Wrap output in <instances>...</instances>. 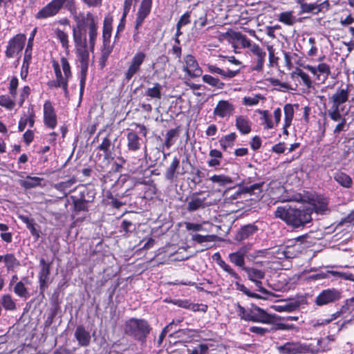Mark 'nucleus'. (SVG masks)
Returning <instances> with one entry per match:
<instances>
[{"label":"nucleus","instance_id":"1","mask_svg":"<svg viewBox=\"0 0 354 354\" xmlns=\"http://www.w3.org/2000/svg\"><path fill=\"white\" fill-rule=\"evenodd\" d=\"M98 21L90 12L81 14L76 19V25L73 28V39L80 63V95L84 92L89 62V50L93 51L97 35Z\"/></svg>","mask_w":354,"mask_h":354},{"label":"nucleus","instance_id":"2","mask_svg":"<svg viewBox=\"0 0 354 354\" xmlns=\"http://www.w3.org/2000/svg\"><path fill=\"white\" fill-rule=\"evenodd\" d=\"M350 85L347 84L345 88H338L334 93L328 96V104L330 107L326 110V113L333 122H337L333 131L335 134L346 131V113H343L345 109V103L348 101Z\"/></svg>","mask_w":354,"mask_h":354},{"label":"nucleus","instance_id":"3","mask_svg":"<svg viewBox=\"0 0 354 354\" xmlns=\"http://www.w3.org/2000/svg\"><path fill=\"white\" fill-rule=\"evenodd\" d=\"M312 209H299L290 205L278 207L274 216L283 221L287 225L299 227L311 221Z\"/></svg>","mask_w":354,"mask_h":354},{"label":"nucleus","instance_id":"4","mask_svg":"<svg viewBox=\"0 0 354 354\" xmlns=\"http://www.w3.org/2000/svg\"><path fill=\"white\" fill-rule=\"evenodd\" d=\"M236 311L241 319L247 322L271 324L275 318V315L268 314L257 306H252L251 308H245L238 304Z\"/></svg>","mask_w":354,"mask_h":354},{"label":"nucleus","instance_id":"5","mask_svg":"<svg viewBox=\"0 0 354 354\" xmlns=\"http://www.w3.org/2000/svg\"><path fill=\"white\" fill-rule=\"evenodd\" d=\"M74 4V0H51L41 8L35 15L38 20L46 19L57 15L63 8H68Z\"/></svg>","mask_w":354,"mask_h":354},{"label":"nucleus","instance_id":"6","mask_svg":"<svg viewBox=\"0 0 354 354\" xmlns=\"http://www.w3.org/2000/svg\"><path fill=\"white\" fill-rule=\"evenodd\" d=\"M124 330L127 335L142 342L149 333L151 328L145 320L132 318L127 322Z\"/></svg>","mask_w":354,"mask_h":354},{"label":"nucleus","instance_id":"7","mask_svg":"<svg viewBox=\"0 0 354 354\" xmlns=\"http://www.w3.org/2000/svg\"><path fill=\"white\" fill-rule=\"evenodd\" d=\"M152 6V0H142L136 13L135 21V32L133 38L135 41L139 40V29L142 26L145 19L149 15Z\"/></svg>","mask_w":354,"mask_h":354},{"label":"nucleus","instance_id":"8","mask_svg":"<svg viewBox=\"0 0 354 354\" xmlns=\"http://www.w3.org/2000/svg\"><path fill=\"white\" fill-rule=\"evenodd\" d=\"M277 350L280 354H305L311 352L309 346L299 342H287L277 346Z\"/></svg>","mask_w":354,"mask_h":354},{"label":"nucleus","instance_id":"9","mask_svg":"<svg viewBox=\"0 0 354 354\" xmlns=\"http://www.w3.org/2000/svg\"><path fill=\"white\" fill-rule=\"evenodd\" d=\"M146 59V54L144 52L138 51L131 58L128 68L124 73V78L129 82L136 74L141 70V66Z\"/></svg>","mask_w":354,"mask_h":354},{"label":"nucleus","instance_id":"10","mask_svg":"<svg viewBox=\"0 0 354 354\" xmlns=\"http://www.w3.org/2000/svg\"><path fill=\"white\" fill-rule=\"evenodd\" d=\"M261 114L260 120L261 124L263 127L264 129H271L277 126L281 118V110L280 108H277L274 110L273 117L274 121L272 119V115L268 110H259Z\"/></svg>","mask_w":354,"mask_h":354},{"label":"nucleus","instance_id":"11","mask_svg":"<svg viewBox=\"0 0 354 354\" xmlns=\"http://www.w3.org/2000/svg\"><path fill=\"white\" fill-rule=\"evenodd\" d=\"M26 37L24 34H17L8 41L6 56L14 57L17 56L24 48Z\"/></svg>","mask_w":354,"mask_h":354},{"label":"nucleus","instance_id":"12","mask_svg":"<svg viewBox=\"0 0 354 354\" xmlns=\"http://www.w3.org/2000/svg\"><path fill=\"white\" fill-rule=\"evenodd\" d=\"M250 52L252 55L253 66L252 70L257 72L262 71L266 62V52L257 44L252 46Z\"/></svg>","mask_w":354,"mask_h":354},{"label":"nucleus","instance_id":"13","mask_svg":"<svg viewBox=\"0 0 354 354\" xmlns=\"http://www.w3.org/2000/svg\"><path fill=\"white\" fill-rule=\"evenodd\" d=\"M341 298V292L337 289H324L315 298L317 306L327 305L335 302Z\"/></svg>","mask_w":354,"mask_h":354},{"label":"nucleus","instance_id":"14","mask_svg":"<svg viewBox=\"0 0 354 354\" xmlns=\"http://www.w3.org/2000/svg\"><path fill=\"white\" fill-rule=\"evenodd\" d=\"M183 70L190 77H199L203 73V71L199 66L198 62L192 55H187L183 57Z\"/></svg>","mask_w":354,"mask_h":354},{"label":"nucleus","instance_id":"15","mask_svg":"<svg viewBox=\"0 0 354 354\" xmlns=\"http://www.w3.org/2000/svg\"><path fill=\"white\" fill-rule=\"evenodd\" d=\"M234 105L228 100H220L214 109L213 114L221 119L230 118L234 113Z\"/></svg>","mask_w":354,"mask_h":354},{"label":"nucleus","instance_id":"16","mask_svg":"<svg viewBox=\"0 0 354 354\" xmlns=\"http://www.w3.org/2000/svg\"><path fill=\"white\" fill-rule=\"evenodd\" d=\"M44 122L46 127L52 129L57 126V115L50 101H46L44 104Z\"/></svg>","mask_w":354,"mask_h":354},{"label":"nucleus","instance_id":"17","mask_svg":"<svg viewBox=\"0 0 354 354\" xmlns=\"http://www.w3.org/2000/svg\"><path fill=\"white\" fill-rule=\"evenodd\" d=\"M328 203V199L321 195H316L310 199L312 209L317 214H324L329 212Z\"/></svg>","mask_w":354,"mask_h":354},{"label":"nucleus","instance_id":"18","mask_svg":"<svg viewBox=\"0 0 354 354\" xmlns=\"http://www.w3.org/2000/svg\"><path fill=\"white\" fill-rule=\"evenodd\" d=\"M251 248V245L241 247L236 252L229 254V259L231 263L235 266L241 268L243 270L245 267V257L247 255Z\"/></svg>","mask_w":354,"mask_h":354},{"label":"nucleus","instance_id":"19","mask_svg":"<svg viewBox=\"0 0 354 354\" xmlns=\"http://www.w3.org/2000/svg\"><path fill=\"white\" fill-rule=\"evenodd\" d=\"M1 263H3V267L6 269L8 272H15L20 266L19 261L12 253H6L5 254L0 255V264Z\"/></svg>","mask_w":354,"mask_h":354},{"label":"nucleus","instance_id":"20","mask_svg":"<svg viewBox=\"0 0 354 354\" xmlns=\"http://www.w3.org/2000/svg\"><path fill=\"white\" fill-rule=\"evenodd\" d=\"M258 227L252 223L242 226L235 235V240L243 241L255 234L258 231Z\"/></svg>","mask_w":354,"mask_h":354},{"label":"nucleus","instance_id":"21","mask_svg":"<svg viewBox=\"0 0 354 354\" xmlns=\"http://www.w3.org/2000/svg\"><path fill=\"white\" fill-rule=\"evenodd\" d=\"M235 126L237 130L243 135L250 133L252 130V122L246 115H237L235 120Z\"/></svg>","mask_w":354,"mask_h":354},{"label":"nucleus","instance_id":"22","mask_svg":"<svg viewBox=\"0 0 354 354\" xmlns=\"http://www.w3.org/2000/svg\"><path fill=\"white\" fill-rule=\"evenodd\" d=\"M35 112L32 108H29L26 113H24L19 121L18 129L19 131H23L27 125L32 128L35 124Z\"/></svg>","mask_w":354,"mask_h":354},{"label":"nucleus","instance_id":"23","mask_svg":"<svg viewBox=\"0 0 354 354\" xmlns=\"http://www.w3.org/2000/svg\"><path fill=\"white\" fill-rule=\"evenodd\" d=\"M243 270L246 272L248 279L253 281L258 288H262L261 279H264L265 273L261 270L254 268H243Z\"/></svg>","mask_w":354,"mask_h":354},{"label":"nucleus","instance_id":"24","mask_svg":"<svg viewBox=\"0 0 354 354\" xmlns=\"http://www.w3.org/2000/svg\"><path fill=\"white\" fill-rule=\"evenodd\" d=\"M263 185V182H260L251 185L243 186L240 189V192H236V195L238 196L240 194H248L250 196H255L257 198L261 197Z\"/></svg>","mask_w":354,"mask_h":354},{"label":"nucleus","instance_id":"25","mask_svg":"<svg viewBox=\"0 0 354 354\" xmlns=\"http://www.w3.org/2000/svg\"><path fill=\"white\" fill-rule=\"evenodd\" d=\"M206 67L209 73L220 75L224 79L233 78L236 77L237 74L239 73V69L234 71L227 69L225 71L216 66V65L210 64H207L206 65Z\"/></svg>","mask_w":354,"mask_h":354},{"label":"nucleus","instance_id":"26","mask_svg":"<svg viewBox=\"0 0 354 354\" xmlns=\"http://www.w3.org/2000/svg\"><path fill=\"white\" fill-rule=\"evenodd\" d=\"M39 266L41 267L39 274L40 288H44L48 285L49 281L50 263H46L44 259H41Z\"/></svg>","mask_w":354,"mask_h":354},{"label":"nucleus","instance_id":"27","mask_svg":"<svg viewBox=\"0 0 354 354\" xmlns=\"http://www.w3.org/2000/svg\"><path fill=\"white\" fill-rule=\"evenodd\" d=\"M75 337L79 344L82 346H87L91 341L90 333L86 330L83 326H78L75 332Z\"/></svg>","mask_w":354,"mask_h":354},{"label":"nucleus","instance_id":"28","mask_svg":"<svg viewBox=\"0 0 354 354\" xmlns=\"http://www.w3.org/2000/svg\"><path fill=\"white\" fill-rule=\"evenodd\" d=\"M127 148L129 151H136L140 149L141 138L138 136L136 132L131 130L127 133Z\"/></svg>","mask_w":354,"mask_h":354},{"label":"nucleus","instance_id":"29","mask_svg":"<svg viewBox=\"0 0 354 354\" xmlns=\"http://www.w3.org/2000/svg\"><path fill=\"white\" fill-rule=\"evenodd\" d=\"M206 198H199L194 194L187 203V209L188 212H194L206 207Z\"/></svg>","mask_w":354,"mask_h":354},{"label":"nucleus","instance_id":"30","mask_svg":"<svg viewBox=\"0 0 354 354\" xmlns=\"http://www.w3.org/2000/svg\"><path fill=\"white\" fill-rule=\"evenodd\" d=\"M334 180L342 187L349 189L353 186V180L347 174L337 171L333 174Z\"/></svg>","mask_w":354,"mask_h":354},{"label":"nucleus","instance_id":"31","mask_svg":"<svg viewBox=\"0 0 354 354\" xmlns=\"http://www.w3.org/2000/svg\"><path fill=\"white\" fill-rule=\"evenodd\" d=\"M19 218L26 224L31 235L34 236L36 240H38L40 237V232L36 228L34 219L25 215H19Z\"/></svg>","mask_w":354,"mask_h":354},{"label":"nucleus","instance_id":"32","mask_svg":"<svg viewBox=\"0 0 354 354\" xmlns=\"http://www.w3.org/2000/svg\"><path fill=\"white\" fill-rule=\"evenodd\" d=\"M43 180L44 179L42 178L27 176L24 180H21L19 181V184L24 189H29L37 187H41V183Z\"/></svg>","mask_w":354,"mask_h":354},{"label":"nucleus","instance_id":"33","mask_svg":"<svg viewBox=\"0 0 354 354\" xmlns=\"http://www.w3.org/2000/svg\"><path fill=\"white\" fill-rule=\"evenodd\" d=\"M53 32L57 39L61 43L62 47L68 54L69 53V40L68 33L58 28L53 29Z\"/></svg>","mask_w":354,"mask_h":354},{"label":"nucleus","instance_id":"34","mask_svg":"<svg viewBox=\"0 0 354 354\" xmlns=\"http://www.w3.org/2000/svg\"><path fill=\"white\" fill-rule=\"evenodd\" d=\"M76 179L73 177L69 180L64 182H60L55 185V188L62 192L65 196L71 192H73L75 189H72V186L76 183Z\"/></svg>","mask_w":354,"mask_h":354},{"label":"nucleus","instance_id":"35","mask_svg":"<svg viewBox=\"0 0 354 354\" xmlns=\"http://www.w3.org/2000/svg\"><path fill=\"white\" fill-rule=\"evenodd\" d=\"M297 2L300 5V14L304 13H314L317 14L320 12V9L318 8V1L312 3L304 2V0H297Z\"/></svg>","mask_w":354,"mask_h":354},{"label":"nucleus","instance_id":"36","mask_svg":"<svg viewBox=\"0 0 354 354\" xmlns=\"http://www.w3.org/2000/svg\"><path fill=\"white\" fill-rule=\"evenodd\" d=\"M232 37L233 41H236L239 43L241 45L242 48H247L249 49V51L251 50L252 46L256 44V43L252 42L245 35H243L239 32H234Z\"/></svg>","mask_w":354,"mask_h":354},{"label":"nucleus","instance_id":"37","mask_svg":"<svg viewBox=\"0 0 354 354\" xmlns=\"http://www.w3.org/2000/svg\"><path fill=\"white\" fill-rule=\"evenodd\" d=\"M209 180L220 187H225L233 183L232 178L225 174H215L209 177Z\"/></svg>","mask_w":354,"mask_h":354},{"label":"nucleus","instance_id":"38","mask_svg":"<svg viewBox=\"0 0 354 354\" xmlns=\"http://www.w3.org/2000/svg\"><path fill=\"white\" fill-rule=\"evenodd\" d=\"M180 165V160L178 157L175 156L173 158L169 167L167 169L165 173V177L167 180L172 181L175 177L177 169Z\"/></svg>","mask_w":354,"mask_h":354},{"label":"nucleus","instance_id":"39","mask_svg":"<svg viewBox=\"0 0 354 354\" xmlns=\"http://www.w3.org/2000/svg\"><path fill=\"white\" fill-rule=\"evenodd\" d=\"M161 91L162 86L159 83H155L153 87L147 88L145 96L150 99L160 100L162 97Z\"/></svg>","mask_w":354,"mask_h":354},{"label":"nucleus","instance_id":"40","mask_svg":"<svg viewBox=\"0 0 354 354\" xmlns=\"http://www.w3.org/2000/svg\"><path fill=\"white\" fill-rule=\"evenodd\" d=\"M211 159L207 161V165L210 167H218L221 165V160L223 158L222 153L217 149H211L209 153Z\"/></svg>","mask_w":354,"mask_h":354},{"label":"nucleus","instance_id":"41","mask_svg":"<svg viewBox=\"0 0 354 354\" xmlns=\"http://www.w3.org/2000/svg\"><path fill=\"white\" fill-rule=\"evenodd\" d=\"M0 106L8 111H12L16 106V102L8 94L1 95Z\"/></svg>","mask_w":354,"mask_h":354},{"label":"nucleus","instance_id":"42","mask_svg":"<svg viewBox=\"0 0 354 354\" xmlns=\"http://www.w3.org/2000/svg\"><path fill=\"white\" fill-rule=\"evenodd\" d=\"M278 21L287 26H292L295 23V17L293 11L281 12L278 15Z\"/></svg>","mask_w":354,"mask_h":354},{"label":"nucleus","instance_id":"43","mask_svg":"<svg viewBox=\"0 0 354 354\" xmlns=\"http://www.w3.org/2000/svg\"><path fill=\"white\" fill-rule=\"evenodd\" d=\"M294 248L290 245L287 246L285 250L277 249L274 251L275 254L278 255L277 258L279 259L294 258L296 256Z\"/></svg>","mask_w":354,"mask_h":354},{"label":"nucleus","instance_id":"44","mask_svg":"<svg viewBox=\"0 0 354 354\" xmlns=\"http://www.w3.org/2000/svg\"><path fill=\"white\" fill-rule=\"evenodd\" d=\"M236 138V134L235 133H230L221 138L219 140L221 148L225 151L227 148L232 147L234 145Z\"/></svg>","mask_w":354,"mask_h":354},{"label":"nucleus","instance_id":"45","mask_svg":"<svg viewBox=\"0 0 354 354\" xmlns=\"http://www.w3.org/2000/svg\"><path fill=\"white\" fill-rule=\"evenodd\" d=\"M274 251H270V249L255 250L248 255L249 260L254 261L258 257H270L275 255Z\"/></svg>","mask_w":354,"mask_h":354},{"label":"nucleus","instance_id":"46","mask_svg":"<svg viewBox=\"0 0 354 354\" xmlns=\"http://www.w3.org/2000/svg\"><path fill=\"white\" fill-rule=\"evenodd\" d=\"M37 32V28H35L30 32L28 38V44L25 50L24 62L28 61L31 59L32 50L33 46V41L35 35Z\"/></svg>","mask_w":354,"mask_h":354},{"label":"nucleus","instance_id":"47","mask_svg":"<svg viewBox=\"0 0 354 354\" xmlns=\"http://www.w3.org/2000/svg\"><path fill=\"white\" fill-rule=\"evenodd\" d=\"M202 80L205 83L218 89H222L225 86V84L222 82L218 78L214 77L209 75H203Z\"/></svg>","mask_w":354,"mask_h":354},{"label":"nucleus","instance_id":"48","mask_svg":"<svg viewBox=\"0 0 354 354\" xmlns=\"http://www.w3.org/2000/svg\"><path fill=\"white\" fill-rule=\"evenodd\" d=\"M284 123L286 125L292 124L295 115L294 106L291 104H286L283 107Z\"/></svg>","mask_w":354,"mask_h":354},{"label":"nucleus","instance_id":"49","mask_svg":"<svg viewBox=\"0 0 354 354\" xmlns=\"http://www.w3.org/2000/svg\"><path fill=\"white\" fill-rule=\"evenodd\" d=\"M241 290H244V292L248 295H250L253 297H256L258 299H269L270 297H273L274 295L271 292H268L266 289H259L261 294L252 293L250 289H241Z\"/></svg>","mask_w":354,"mask_h":354},{"label":"nucleus","instance_id":"50","mask_svg":"<svg viewBox=\"0 0 354 354\" xmlns=\"http://www.w3.org/2000/svg\"><path fill=\"white\" fill-rule=\"evenodd\" d=\"M111 22L108 20L107 19H105L103 24V32H102V38H103V43L105 42H110V39L111 36Z\"/></svg>","mask_w":354,"mask_h":354},{"label":"nucleus","instance_id":"51","mask_svg":"<svg viewBox=\"0 0 354 354\" xmlns=\"http://www.w3.org/2000/svg\"><path fill=\"white\" fill-rule=\"evenodd\" d=\"M111 146V141L108 136L105 137L102 143L97 147V149L102 151L104 154V158H108L111 155L110 148Z\"/></svg>","mask_w":354,"mask_h":354},{"label":"nucleus","instance_id":"52","mask_svg":"<svg viewBox=\"0 0 354 354\" xmlns=\"http://www.w3.org/2000/svg\"><path fill=\"white\" fill-rule=\"evenodd\" d=\"M60 65L64 75V78L67 79L68 82L72 77V73L70 64L65 57H62L60 58Z\"/></svg>","mask_w":354,"mask_h":354},{"label":"nucleus","instance_id":"53","mask_svg":"<svg viewBox=\"0 0 354 354\" xmlns=\"http://www.w3.org/2000/svg\"><path fill=\"white\" fill-rule=\"evenodd\" d=\"M178 135L177 129H171L169 130L166 133L165 142L164 146L167 149H169L175 142L174 138Z\"/></svg>","mask_w":354,"mask_h":354},{"label":"nucleus","instance_id":"54","mask_svg":"<svg viewBox=\"0 0 354 354\" xmlns=\"http://www.w3.org/2000/svg\"><path fill=\"white\" fill-rule=\"evenodd\" d=\"M216 236L215 235H201L198 234H193L192 236V240L196 241L198 243H202L204 242H212L215 241Z\"/></svg>","mask_w":354,"mask_h":354},{"label":"nucleus","instance_id":"55","mask_svg":"<svg viewBox=\"0 0 354 354\" xmlns=\"http://www.w3.org/2000/svg\"><path fill=\"white\" fill-rule=\"evenodd\" d=\"M299 306H300L299 301H290V303L286 304L283 306H277V310L279 311L286 310V311L291 312V311H294L296 309H297L299 307Z\"/></svg>","mask_w":354,"mask_h":354},{"label":"nucleus","instance_id":"56","mask_svg":"<svg viewBox=\"0 0 354 354\" xmlns=\"http://www.w3.org/2000/svg\"><path fill=\"white\" fill-rule=\"evenodd\" d=\"M332 277H337L341 279L346 280H350L354 281V274L348 272H339L331 270L329 272Z\"/></svg>","mask_w":354,"mask_h":354},{"label":"nucleus","instance_id":"57","mask_svg":"<svg viewBox=\"0 0 354 354\" xmlns=\"http://www.w3.org/2000/svg\"><path fill=\"white\" fill-rule=\"evenodd\" d=\"M294 73L301 79L304 85H306L308 88L311 87L312 81L306 73L304 72L301 69L298 68Z\"/></svg>","mask_w":354,"mask_h":354},{"label":"nucleus","instance_id":"58","mask_svg":"<svg viewBox=\"0 0 354 354\" xmlns=\"http://www.w3.org/2000/svg\"><path fill=\"white\" fill-rule=\"evenodd\" d=\"M48 85L50 88H62L65 93H68V83L66 82V81L56 79L55 80L49 82Z\"/></svg>","mask_w":354,"mask_h":354},{"label":"nucleus","instance_id":"59","mask_svg":"<svg viewBox=\"0 0 354 354\" xmlns=\"http://www.w3.org/2000/svg\"><path fill=\"white\" fill-rule=\"evenodd\" d=\"M113 50V46H111L110 42L103 43V46L101 50V59L106 62Z\"/></svg>","mask_w":354,"mask_h":354},{"label":"nucleus","instance_id":"60","mask_svg":"<svg viewBox=\"0 0 354 354\" xmlns=\"http://www.w3.org/2000/svg\"><path fill=\"white\" fill-rule=\"evenodd\" d=\"M260 99H261L260 95L245 97L243 99V104L245 106H254L259 102Z\"/></svg>","mask_w":354,"mask_h":354},{"label":"nucleus","instance_id":"61","mask_svg":"<svg viewBox=\"0 0 354 354\" xmlns=\"http://www.w3.org/2000/svg\"><path fill=\"white\" fill-rule=\"evenodd\" d=\"M2 304L6 310H12L15 308V304L10 295H5L3 297Z\"/></svg>","mask_w":354,"mask_h":354},{"label":"nucleus","instance_id":"62","mask_svg":"<svg viewBox=\"0 0 354 354\" xmlns=\"http://www.w3.org/2000/svg\"><path fill=\"white\" fill-rule=\"evenodd\" d=\"M30 93V88L28 86H25L22 88L21 93H20V97L18 101V104L19 106H21L26 99L28 98Z\"/></svg>","mask_w":354,"mask_h":354},{"label":"nucleus","instance_id":"63","mask_svg":"<svg viewBox=\"0 0 354 354\" xmlns=\"http://www.w3.org/2000/svg\"><path fill=\"white\" fill-rule=\"evenodd\" d=\"M318 73L324 75V79H326L330 73V68L326 63H321L317 66Z\"/></svg>","mask_w":354,"mask_h":354},{"label":"nucleus","instance_id":"64","mask_svg":"<svg viewBox=\"0 0 354 354\" xmlns=\"http://www.w3.org/2000/svg\"><path fill=\"white\" fill-rule=\"evenodd\" d=\"M209 350V347L207 344H201L197 347H195L188 354H207Z\"/></svg>","mask_w":354,"mask_h":354}]
</instances>
